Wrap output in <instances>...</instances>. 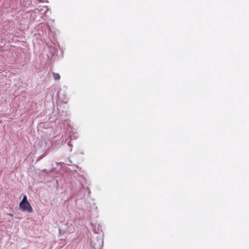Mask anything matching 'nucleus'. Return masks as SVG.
Wrapping results in <instances>:
<instances>
[{"instance_id":"obj_2","label":"nucleus","mask_w":249,"mask_h":249,"mask_svg":"<svg viewBox=\"0 0 249 249\" xmlns=\"http://www.w3.org/2000/svg\"><path fill=\"white\" fill-rule=\"evenodd\" d=\"M53 78L55 80H59L60 76L58 73L53 72Z\"/></svg>"},{"instance_id":"obj_1","label":"nucleus","mask_w":249,"mask_h":249,"mask_svg":"<svg viewBox=\"0 0 249 249\" xmlns=\"http://www.w3.org/2000/svg\"><path fill=\"white\" fill-rule=\"evenodd\" d=\"M19 207L23 211H26L30 213L33 212V209L29 202H23L22 205L19 203Z\"/></svg>"},{"instance_id":"obj_4","label":"nucleus","mask_w":249,"mask_h":249,"mask_svg":"<svg viewBox=\"0 0 249 249\" xmlns=\"http://www.w3.org/2000/svg\"><path fill=\"white\" fill-rule=\"evenodd\" d=\"M9 215L10 216H13V214H12V213H10V214H9Z\"/></svg>"},{"instance_id":"obj_3","label":"nucleus","mask_w":249,"mask_h":249,"mask_svg":"<svg viewBox=\"0 0 249 249\" xmlns=\"http://www.w3.org/2000/svg\"><path fill=\"white\" fill-rule=\"evenodd\" d=\"M28 202L27 200V197H26V195H24L23 197V198H22V201L20 202V203H21V205L22 204V203H23V202Z\"/></svg>"}]
</instances>
